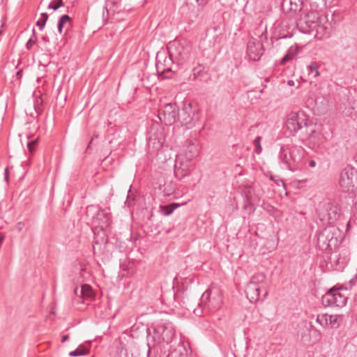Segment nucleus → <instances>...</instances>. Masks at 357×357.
<instances>
[{"label": "nucleus", "instance_id": "nucleus-1", "mask_svg": "<svg viewBox=\"0 0 357 357\" xmlns=\"http://www.w3.org/2000/svg\"><path fill=\"white\" fill-rule=\"evenodd\" d=\"M304 152V149L301 146H282L279 152V159L289 170L300 171L305 166Z\"/></svg>", "mask_w": 357, "mask_h": 357}, {"label": "nucleus", "instance_id": "nucleus-2", "mask_svg": "<svg viewBox=\"0 0 357 357\" xmlns=\"http://www.w3.org/2000/svg\"><path fill=\"white\" fill-rule=\"evenodd\" d=\"M192 49V45L185 40L171 41L167 45L169 56L165 59V62H176L178 65H182L189 61Z\"/></svg>", "mask_w": 357, "mask_h": 357}, {"label": "nucleus", "instance_id": "nucleus-3", "mask_svg": "<svg viewBox=\"0 0 357 357\" xmlns=\"http://www.w3.org/2000/svg\"><path fill=\"white\" fill-rule=\"evenodd\" d=\"M257 31L255 34L260 38V40L259 41L254 37H251L247 45V54L249 56L250 59L252 61H259L261 56L264 53V49L263 46L264 40H267V33L266 28L263 30H260V28L257 29Z\"/></svg>", "mask_w": 357, "mask_h": 357}, {"label": "nucleus", "instance_id": "nucleus-4", "mask_svg": "<svg viewBox=\"0 0 357 357\" xmlns=\"http://www.w3.org/2000/svg\"><path fill=\"white\" fill-rule=\"evenodd\" d=\"M222 304V296L220 291L216 288H209L203 293L199 306L209 311H216L221 307Z\"/></svg>", "mask_w": 357, "mask_h": 357}, {"label": "nucleus", "instance_id": "nucleus-5", "mask_svg": "<svg viewBox=\"0 0 357 357\" xmlns=\"http://www.w3.org/2000/svg\"><path fill=\"white\" fill-rule=\"evenodd\" d=\"M86 213L91 219L92 224L102 230L106 229L111 224L110 213L97 206H88Z\"/></svg>", "mask_w": 357, "mask_h": 357}, {"label": "nucleus", "instance_id": "nucleus-6", "mask_svg": "<svg viewBox=\"0 0 357 357\" xmlns=\"http://www.w3.org/2000/svg\"><path fill=\"white\" fill-rule=\"evenodd\" d=\"M322 17L319 16L315 11L311 10L304 13V15H301V17L297 20L296 26L304 33H313L316 26L318 23H320Z\"/></svg>", "mask_w": 357, "mask_h": 357}, {"label": "nucleus", "instance_id": "nucleus-7", "mask_svg": "<svg viewBox=\"0 0 357 357\" xmlns=\"http://www.w3.org/2000/svg\"><path fill=\"white\" fill-rule=\"evenodd\" d=\"M339 183L342 191L354 192L357 190V170L350 167L344 168L340 173Z\"/></svg>", "mask_w": 357, "mask_h": 357}, {"label": "nucleus", "instance_id": "nucleus-8", "mask_svg": "<svg viewBox=\"0 0 357 357\" xmlns=\"http://www.w3.org/2000/svg\"><path fill=\"white\" fill-rule=\"evenodd\" d=\"M341 289L333 287L321 298V303L325 307H343L346 305L348 297L340 292Z\"/></svg>", "mask_w": 357, "mask_h": 357}, {"label": "nucleus", "instance_id": "nucleus-9", "mask_svg": "<svg viewBox=\"0 0 357 357\" xmlns=\"http://www.w3.org/2000/svg\"><path fill=\"white\" fill-rule=\"evenodd\" d=\"M286 128L291 134L296 133L298 130L307 126L306 115L303 111L292 112L287 117Z\"/></svg>", "mask_w": 357, "mask_h": 357}, {"label": "nucleus", "instance_id": "nucleus-10", "mask_svg": "<svg viewBox=\"0 0 357 357\" xmlns=\"http://www.w3.org/2000/svg\"><path fill=\"white\" fill-rule=\"evenodd\" d=\"M158 118L161 123L171 126L179 119L178 107L174 103H168L158 111Z\"/></svg>", "mask_w": 357, "mask_h": 357}, {"label": "nucleus", "instance_id": "nucleus-11", "mask_svg": "<svg viewBox=\"0 0 357 357\" xmlns=\"http://www.w3.org/2000/svg\"><path fill=\"white\" fill-rule=\"evenodd\" d=\"M181 124L187 129L194 127L197 122L199 121V114L197 108H193L191 103L184 105L181 114H179V119Z\"/></svg>", "mask_w": 357, "mask_h": 357}, {"label": "nucleus", "instance_id": "nucleus-12", "mask_svg": "<svg viewBox=\"0 0 357 357\" xmlns=\"http://www.w3.org/2000/svg\"><path fill=\"white\" fill-rule=\"evenodd\" d=\"M154 332L160 336L162 342L166 343L172 340L175 333L174 327L169 322L158 324L154 328Z\"/></svg>", "mask_w": 357, "mask_h": 357}, {"label": "nucleus", "instance_id": "nucleus-13", "mask_svg": "<svg viewBox=\"0 0 357 357\" xmlns=\"http://www.w3.org/2000/svg\"><path fill=\"white\" fill-rule=\"evenodd\" d=\"M330 25L327 23L326 16H323L320 20V23L314 29L312 33L315 38L319 40L328 38L330 36Z\"/></svg>", "mask_w": 357, "mask_h": 357}, {"label": "nucleus", "instance_id": "nucleus-14", "mask_svg": "<svg viewBox=\"0 0 357 357\" xmlns=\"http://www.w3.org/2000/svg\"><path fill=\"white\" fill-rule=\"evenodd\" d=\"M245 292L251 303H256L260 299V287L254 282L248 284Z\"/></svg>", "mask_w": 357, "mask_h": 357}, {"label": "nucleus", "instance_id": "nucleus-15", "mask_svg": "<svg viewBox=\"0 0 357 357\" xmlns=\"http://www.w3.org/2000/svg\"><path fill=\"white\" fill-rule=\"evenodd\" d=\"M287 3L290 7L289 10L294 13H301L303 10V0H283L282 3V8L284 10L285 3Z\"/></svg>", "mask_w": 357, "mask_h": 357}, {"label": "nucleus", "instance_id": "nucleus-16", "mask_svg": "<svg viewBox=\"0 0 357 357\" xmlns=\"http://www.w3.org/2000/svg\"><path fill=\"white\" fill-rule=\"evenodd\" d=\"M189 172L190 170L188 168V165H185L182 162L180 164L176 162L174 165V175L178 179L181 180L183 178L188 175Z\"/></svg>", "mask_w": 357, "mask_h": 357}, {"label": "nucleus", "instance_id": "nucleus-17", "mask_svg": "<svg viewBox=\"0 0 357 357\" xmlns=\"http://www.w3.org/2000/svg\"><path fill=\"white\" fill-rule=\"evenodd\" d=\"M187 351L183 343H179L176 348L169 351L167 357H186Z\"/></svg>", "mask_w": 357, "mask_h": 357}, {"label": "nucleus", "instance_id": "nucleus-18", "mask_svg": "<svg viewBox=\"0 0 357 357\" xmlns=\"http://www.w3.org/2000/svg\"><path fill=\"white\" fill-rule=\"evenodd\" d=\"M71 26V18L68 15H63L58 21L57 28L60 33H62L63 29L66 28L68 30Z\"/></svg>", "mask_w": 357, "mask_h": 357}, {"label": "nucleus", "instance_id": "nucleus-19", "mask_svg": "<svg viewBox=\"0 0 357 357\" xmlns=\"http://www.w3.org/2000/svg\"><path fill=\"white\" fill-rule=\"evenodd\" d=\"M90 348L84 344H80L75 350L69 353V356L72 357L85 356L89 354Z\"/></svg>", "mask_w": 357, "mask_h": 357}, {"label": "nucleus", "instance_id": "nucleus-20", "mask_svg": "<svg viewBox=\"0 0 357 357\" xmlns=\"http://www.w3.org/2000/svg\"><path fill=\"white\" fill-rule=\"evenodd\" d=\"M188 158L191 159L198 155L199 147L197 142H190L187 146Z\"/></svg>", "mask_w": 357, "mask_h": 357}, {"label": "nucleus", "instance_id": "nucleus-21", "mask_svg": "<svg viewBox=\"0 0 357 357\" xmlns=\"http://www.w3.org/2000/svg\"><path fill=\"white\" fill-rule=\"evenodd\" d=\"M342 321V317L337 314L328 315V325L332 328H337Z\"/></svg>", "mask_w": 357, "mask_h": 357}, {"label": "nucleus", "instance_id": "nucleus-22", "mask_svg": "<svg viewBox=\"0 0 357 357\" xmlns=\"http://www.w3.org/2000/svg\"><path fill=\"white\" fill-rule=\"evenodd\" d=\"M178 206V204L176 203H172L168 205L160 206V211L164 215H169Z\"/></svg>", "mask_w": 357, "mask_h": 357}, {"label": "nucleus", "instance_id": "nucleus-23", "mask_svg": "<svg viewBox=\"0 0 357 357\" xmlns=\"http://www.w3.org/2000/svg\"><path fill=\"white\" fill-rule=\"evenodd\" d=\"M156 68L158 73H161L162 74L167 73V72H174L175 71L173 70L170 66H165V63H162V62L160 61L158 59L156 60Z\"/></svg>", "mask_w": 357, "mask_h": 357}, {"label": "nucleus", "instance_id": "nucleus-24", "mask_svg": "<svg viewBox=\"0 0 357 357\" xmlns=\"http://www.w3.org/2000/svg\"><path fill=\"white\" fill-rule=\"evenodd\" d=\"M296 50L290 49L281 60V63L285 65L287 62L292 60L296 55Z\"/></svg>", "mask_w": 357, "mask_h": 357}, {"label": "nucleus", "instance_id": "nucleus-25", "mask_svg": "<svg viewBox=\"0 0 357 357\" xmlns=\"http://www.w3.org/2000/svg\"><path fill=\"white\" fill-rule=\"evenodd\" d=\"M119 8V3L116 0H107L105 6V8L108 10V8L113 9L114 12L119 13L120 10H118Z\"/></svg>", "mask_w": 357, "mask_h": 357}, {"label": "nucleus", "instance_id": "nucleus-26", "mask_svg": "<svg viewBox=\"0 0 357 357\" xmlns=\"http://www.w3.org/2000/svg\"><path fill=\"white\" fill-rule=\"evenodd\" d=\"M43 99L41 97L38 96L35 98L34 100V109L36 112L38 114H41L43 111Z\"/></svg>", "mask_w": 357, "mask_h": 357}, {"label": "nucleus", "instance_id": "nucleus-27", "mask_svg": "<svg viewBox=\"0 0 357 357\" xmlns=\"http://www.w3.org/2000/svg\"><path fill=\"white\" fill-rule=\"evenodd\" d=\"M316 321L320 324L321 326H328V314H319L317 317V319H316Z\"/></svg>", "mask_w": 357, "mask_h": 357}, {"label": "nucleus", "instance_id": "nucleus-28", "mask_svg": "<svg viewBox=\"0 0 357 357\" xmlns=\"http://www.w3.org/2000/svg\"><path fill=\"white\" fill-rule=\"evenodd\" d=\"M81 294L83 296L90 297L92 294L91 287L89 284L82 286Z\"/></svg>", "mask_w": 357, "mask_h": 357}, {"label": "nucleus", "instance_id": "nucleus-29", "mask_svg": "<svg viewBox=\"0 0 357 357\" xmlns=\"http://www.w3.org/2000/svg\"><path fill=\"white\" fill-rule=\"evenodd\" d=\"M309 73L310 74H313V77H317L319 75V70H318V66L317 64V63H312L309 67Z\"/></svg>", "mask_w": 357, "mask_h": 357}, {"label": "nucleus", "instance_id": "nucleus-30", "mask_svg": "<svg viewBox=\"0 0 357 357\" xmlns=\"http://www.w3.org/2000/svg\"><path fill=\"white\" fill-rule=\"evenodd\" d=\"M266 276L264 273H257L255 274L252 278L250 282H254L255 284H258L259 282H263L265 280Z\"/></svg>", "mask_w": 357, "mask_h": 357}, {"label": "nucleus", "instance_id": "nucleus-31", "mask_svg": "<svg viewBox=\"0 0 357 357\" xmlns=\"http://www.w3.org/2000/svg\"><path fill=\"white\" fill-rule=\"evenodd\" d=\"M63 6V0H54L49 5L48 8L56 10Z\"/></svg>", "mask_w": 357, "mask_h": 357}, {"label": "nucleus", "instance_id": "nucleus-32", "mask_svg": "<svg viewBox=\"0 0 357 357\" xmlns=\"http://www.w3.org/2000/svg\"><path fill=\"white\" fill-rule=\"evenodd\" d=\"M261 137L257 136L254 140V145L255 146V151L256 153L259 154L261 152L262 148L261 146Z\"/></svg>", "mask_w": 357, "mask_h": 357}, {"label": "nucleus", "instance_id": "nucleus-33", "mask_svg": "<svg viewBox=\"0 0 357 357\" xmlns=\"http://www.w3.org/2000/svg\"><path fill=\"white\" fill-rule=\"evenodd\" d=\"M33 37L35 38L33 40L32 38H31L26 44V47L27 50H31L33 47V45L36 43V31L35 29H33Z\"/></svg>", "mask_w": 357, "mask_h": 357}, {"label": "nucleus", "instance_id": "nucleus-34", "mask_svg": "<svg viewBox=\"0 0 357 357\" xmlns=\"http://www.w3.org/2000/svg\"><path fill=\"white\" fill-rule=\"evenodd\" d=\"M38 144V139L30 141L27 143V148L30 153H33Z\"/></svg>", "mask_w": 357, "mask_h": 357}, {"label": "nucleus", "instance_id": "nucleus-35", "mask_svg": "<svg viewBox=\"0 0 357 357\" xmlns=\"http://www.w3.org/2000/svg\"><path fill=\"white\" fill-rule=\"evenodd\" d=\"M48 15L46 13H43L40 14V17L38 20H40L41 22L46 24V22L48 20Z\"/></svg>", "mask_w": 357, "mask_h": 357}, {"label": "nucleus", "instance_id": "nucleus-36", "mask_svg": "<svg viewBox=\"0 0 357 357\" xmlns=\"http://www.w3.org/2000/svg\"><path fill=\"white\" fill-rule=\"evenodd\" d=\"M126 204H127L128 207H130L134 204V199H130L129 197H128L127 200L126 201Z\"/></svg>", "mask_w": 357, "mask_h": 357}, {"label": "nucleus", "instance_id": "nucleus-37", "mask_svg": "<svg viewBox=\"0 0 357 357\" xmlns=\"http://www.w3.org/2000/svg\"><path fill=\"white\" fill-rule=\"evenodd\" d=\"M356 282H357V275L354 278H353L352 279H351L349 280V283L350 284V287L355 285L356 284Z\"/></svg>", "mask_w": 357, "mask_h": 357}, {"label": "nucleus", "instance_id": "nucleus-38", "mask_svg": "<svg viewBox=\"0 0 357 357\" xmlns=\"http://www.w3.org/2000/svg\"><path fill=\"white\" fill-rule=\"evenodd\" d=\"M36 24L39 27L40 30H43L45 25V24L41 22L40 20H38Z\"/></svg>", "mask_w": 357, "mask_h": 357}, {"label": "nucleus", "instance_id": "nucleus-39", "mask_svg": "<svg viewBox=\"0 0 357 357\" xmlns=\"http://www.w3.org/2000/svg\"><path fill=\"white\" fill-rule=\"evenodd\" d=\"M196 1L199 4V6H201L202 7H204L207 3L206 0H196Z\"/></svg>", "mask_w": 357, "mask_h": 357}, {"label": "nucleus", "instance_id": "nucleus-40", "mask_svg": "<svg viewBox=\"0 0 357 357\" xmlns=\"http://www.w3.org/2000/svg\"><path fill=\"white\" fill-rule=\"evenodd\" d=\"M24 224L22 222H20L17 224L16 227H17V229L19 231H20L22 229V228L24 227Z\"/></svg>", "mask_w": 357, "mask_h": 357}, {"label": "nucleus", "instance_id": "nucleus-41", "mask_svg": "<svg viewBox=\"0 0 357 357\" xmlns=\"http://www.w3.org/2000/svg\"><path fill=\"white\" fill-rule=\"evenodd\" d=\"M201 72V69L199 68H195L193 69V73L195 75H199Z\"/></svg>", "mask_w": 357, "mask_h": 357}, {"label": "nucleus", "instance_id": "nucleus-42", "mask_svg": "<svg viewBox=\"0 0 357 357\" xmlns=\"http://www.w3.org/2000/svg\"><path fill=\"white\" fill-rule=\"evenodd\" d=\"M68 339H69V336L68 335H63L61 337V342L63 343V342H66L67 340H68Z\"/></svg>", "mask_w": 357, "mask_h": 357}, {"label": "nucleus", "instance_id": "nucleus-43", "mask_svg": "<svg viewBox=\"0 0 357 357\" xmlns=\"http://www.w3.org/2000/svg\"><path fill=\"white\" fill-rule=\"evenodd\" d=\"M5 180L8 181V169L7 168L5 169Z\"/></svg>", "mask_w": 357, "mask_h": 357}, {"label": "nucleus", "instance_id": "nucleus-44", "mask_svg": "<svg viewBox=\"0 0 357 357\" xmlns=\"http://www.w3.org/2000/svg\"><path fill=\"white\" fill-rule=\"evenodd\" d=\"M309 165L311 167H314L316 165V162L314 160H312L310 161Z\"/></svg>", "mask_w": 357, "mask_h": 357}, {"label": "nucleus", "instance_id": "nucleus-45", "mask_svg": "<svg viewBox=\"0 0 357 357\" xmlns=\"http://www.w3.org/2000/svg\"><path fill=\"white\" fill-rule=\"evenodd\" d=\"M287 84H288L289 86H294V82L293 80H289V81L287 82Z\"/></svg>", "mask_w": 357, "mask_h": 357}, {"label": "nucleus", "instance_id": "nucleus-46", "mask_svg": "<svg viewBox=\"0 0 357 357\" xmlns=\"http://www.w3.org/2000/svg\"><path fill=\"white\" fill-rule=\"evenodd\" d=\"M267 296H268V291L265 290L263 298H262V300L265 299Z\"/></svg>", "mask_w": 357, "mask_h": 357}, {"label": "nucleus", "instance_id": "nucleus-47", "mask_svg": "<svg viewBox=\"0 0 357 357\" xmlns=\"http://www.w3.org/2000/svg\"><path fill=\"white\" fill-rule=\"evenodd\" d=\"M162 63H165V66H166V67H167V66H169V64H170L171 63H168L167 61V62H165V61H164Z\"/></svg>", "mask_w": 357, "mask_h": 357}, {"label": "nucleus", "instance_id": "nucleus-48", "mask_svg": "<svg viewBox=\"0 0 357 357\" xmlns=\"http://www.w3.org/2000/svg\"><path fill=\"white\" fill-rule=\"evenodd\" d=\"M194 312H195L196 314L201 316V314H199L198 313V310H194Z\"/></svg>", "mask_w": 357, "mask_h": 357}, {"label": "nucleus", "instance_id": "nucleus-49", "mask_svg": "<svg viewBox=\"0 0 357 357\" xmlns=\"http://www.w3.org/2000/svg\"><path fill=\"white\" fill-rule=\"evenodd\" d=\"M43 40L44 41H47V40H48L47 38V37H45V36L43 37Z\"/></svg>", "mask_w": 357, "mask_h": 357}, {"label": "nucleus", "instance_id": "nucleus-50", "mask_svg": "<svg viewBox=\"0 0 357 357\" xmlns=\"http://www.w3.org/2000/svg\"><path fill=\"white\" fill-rule=\"evenodd\" d=\"M17 75L18 76H20V71H18V72L17 73Z\"/></svg>", "mask_w": 357, "mask_h": 357}, {"label": "nucleus", "instance_id": "nucleus-51", "mask_svg": "<svg viewBox=\"0 0 357 357\" xmlns=\"http://www.w3.org/2000/svg\"><path fill=\"white\" fill-rule=\"evenodd\" d=\"M17 75L18 76H20V71H18V72L17 73Z\"/></svg>", "mask_w": 357, "mask_h": 357}, {"label": "nucleus", "instance_id": "nucleus-52", "mask_svg": "<svg viewBox=\"0 0 357 357\" xmlns=\"http://www.w3.org/2000/svg\"><path fill=\"white\" fill-rule=\"evenodd\" d=\"M2 33H3V31L0 30V36L2 34Z\"/></svg>", "mask_w": 357, "mask_h": 357}]
</instances>
